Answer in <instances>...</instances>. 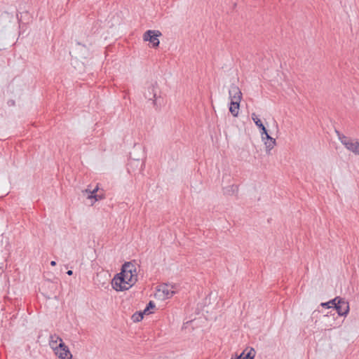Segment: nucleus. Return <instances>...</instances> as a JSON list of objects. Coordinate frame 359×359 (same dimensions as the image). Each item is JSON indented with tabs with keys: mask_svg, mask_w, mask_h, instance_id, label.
Wrapping results in <instances>:
<instances>
[{
	"mask_svg": "<svg viewBox=\"0 0 359 359\" xmlns=\"http://www.w3.org/2000/svg\"><path fill=\"white\" fill-rule=\"evenodd\" d=\"M248 348H245L240 355L235 354V356H232L231 359H241V357L244 355L245 352L248 351Z\"/></svg>",
	"mask_w": 359,
	"mask_h": 359,
	"instance_id": "20",
	"label": "nucleus"
},
{
	"mask_svg": "<svg viewBox=\"0 0 359 359\" xmlns=\"http://www.w3.org/2000/svg\"><path fill=\"white\" fill-rule=\"evenodd\" d=\"M7 105L8 107H14L15 105V101L13 99L8 100L7 101Z\"/></svg>",
	"mask_w": 359,
	"mask_h": 359,
	"instance_id": "22",
	"label": "nucleus"
},
{
	"mask_svg": "<svg viewBox=\"0 0 359 359\" xmlns=\"http://www.w3.org/2000/svg\"><path fill=\"white\" fill-rule=\"evenodd\" d=\"M275 144H276V140L273 137H270L269 140H267L266 142H265L266 147L269 151L273 148Z\"/></svg>",
	"mask_w": 359,
	"mask_h": 359,
	"instance_id": "15",
	"label": "nucleus"
},
{
	"mask_svg": "<svg viewBox=\"0 0 359 359\" xmlns=\"http://www.w3.org/2000/svg\"><path fill=\"white\" fill-rule=\"evenodd\" d=\"M339 301H341V297H336L334 299L330 300L329 303H330V306H332L331 308H333L334 309L335 306L337 305V303Z\"/></svg>",
	"mask_w": 359,
	"mask_h": 359,
	"instance_id": "18",
	"label": "nucleus"
},
{
	"mask_svg": "<svg viewBox=\"0 0 359 359\" xmlns=\"http://www.w3.org/2000/svg\"><path fill=\"white\" fill-rule=\"evenodd\" d=\"M252 119L253 120L254 123L258 128L263 124L261 120L255 114V113L252 114Z\"/></svg>",
	"mask_w": 359,
	"mask_h": 359,
	"instance_id": "17",
	"label": "nucleus"
},
{
	"mask_svg": "<svg viewBox=\"0 0 359 359\" xmlns=\"http://www.w3.org/2000/svg\"><path fill=\"white\" fill-rule=\"evenodd\" d=\"M270 137H271L269 135L268 132H266V133H264V135L263 136H262V138L263 140H269Z\"/></svg>",
	"mask_w": 359,
	"mask_h": 359,
	"instance_id": "24",
	"label": "nucleus"
},
{
	"mask_svg": "<svg viewBox=\"0 0 359 359\" xmlns=\"http://www.w3.org/2000/svg\"><path fill=\"white\" fill-rule=\"evenodd\" d=\"M234 188H236V189H237V187H234V185H232V186L231 187V189L232 191H234Z\"/></svg>",
	"mask_w": 359,
	"mask_h": 359,
	"instance_id": "27",
	"label": "nucleus"
},
{
	"mask_svg": "<svg viewBox=\"0 0 359 359\" xmlns=\"http://www.w3.org/2000/svg\"><path fill=\"white\" fill-rule=\"evenodd\" d=\"M140 164H141V168H142V166L144 165V163H143V162H141Z\"/></svg>",
	"mask_w": 359,
	"mask_h": 359,
	"instance_id": "28",
	"label": "nucleus"
},
{
	"mask_svg": "<svg viewBox=\"0 0 359 359\" xmlns=\"http://www.w3.org/2000/svg\"><path fill=\"white\" fill-rule=\"evenodd\" d=\"M162 34L158 30H147L143 35V39L145 41H149L152 43V47L156 48L159 46L160 41L158 39Z\"/></svg>",
	"mask_w": 359,
	"mask_h": 359,
	"instance_id": "5",
	"label": "nucleus"
},
{
	"mask_svg": "<svg viewBox=\"0 0 359 359\" xmlns=\"http://www.w3.org/2000/svg\"><path fill=\"white\" fill-rule=\"evenodd\" d=\"M128 277L123 273L121 275V271L115 275L111 280L112 287L116 291H125L130 288Z\"/></svg>",
	"mask_w": 359,
	"mask_h": 359,
	"instance_id": "4",
	"label": "nucleus"
},
{
	"mask_svg": "<svg viewBox=\"0 0 359 359\" xmlns=\"http://www.w3.org/2000/svg\"><path fill=\"white\" fill-rule=\"evenodd\" d=\"M337 304V305L335 306L334 310L339 316L346 317L350 310L348 302L345 299L341 297V301H339Z\"/></svg>",
	"mask_w": 359,
	"mask_h": 359,
	"instance_id": "8",
	"label": "nucleus"
},
{
	"mask_svg": "<svg viewBox=\"0 0 359 359\" xmlns=\"http://www.w3.org/2000/svg\"><path fill=\"white\" fill-rule=\"evenodd\" d=\"M246 348L248 349L245 352V354L241 357V359H254L256 354L255 350L252 347H247Z\"/></svg>",
	"mask_w": 359,
	"mask_h": 359,
	"instance_id": "12",
	"label": "nucleus"
},
{
	"mask_svg": "<svg viewBox=\"0 0 359 359\" xmlns=\"http://www.w3.org/2000/svg\"><path fill=\"white\" fill-rule=\"evenodd\" d=\"M121 275L123 273L128 277L130 286H133L137 280V273L136 264L135 262H125L121 267Z\"/></svg>",
	"mask_w": 359,
	"mask_h": 359,
	"instance_id": "2",
	"label": "nucleus"
},
{
	"mask_svg": "<svg viewBox=\"0 0 359 359\" xmlns=\"http://www.w3.org/2000/svg\"><path fill=\"white\" fill-rule=\"evenodd\" d=\"M24 83H20V84H15L13 82L9 85L8 88H11V93L14 94L15 91H16V94H15V97H18V98H20L22 92L24 90Z\"/></svg>",
	"mask_w": 359,
	"mask_h": 359,
	"instance_id": "10",
	"label": "nucleus"
},
{
	"mask_svg": "<svg viewBox=\"0 0 359 359\" xmlns=\"http://www.w3.org/2000/svg\"><path fill=\"white\" fill-rule=\"evenodd\" d=\"M334 131H335V133L337 135V137H338L339 140L341 142V144L344 141H346V140L348 137L344 135L343 133H341L339 130H338L337 129H335Z\"/></svg>",
	"mask_w": 359,
	"mask_h": 359,
	"instance_id": "16",
	"label": "nucleus"
},
{
	"mask_svg": "<svg viewBox=\"0 0 359 359\" xmlns=\"http://www.w3.org/2000/svg\"><path fill=\"white\" fill-rule=\"evenodd\" d=\"M155 307V303L153 301H149V303L147 304L145 309L142 311L144 315H148L152 313L151 310L154 309Z\"/></svg>",
	"mask_w": 359,
	"mask_h": 359,
	"instance_id": "13",
	"label": "nucleus"
},
{
	"mask_svg": "<svg viewBox=\"0 0 359 359\" xmlns=\"http://www.w3.org/2000/svg\"><path fill=\"white\" fill-rule=\"evenodd\" d=\"M54 353L60 359H72V358L69 347L65 343H59L58 346L54 348Z\"/></svg>",
	"mask_w": 359,
	"mask_h": 359,
	"instance_id": "6",
	"label": "nucleus"
},
{
	"mask_svg": "<svg viewBox=\"0 0 359 359\" xmlns=\"http://www.w3.org/2000/svg\"><path fill=\"white\" fill-rule=\"evenodd\" d=\"M342 144L347 150L351 151L355 155L359 156V140L348 137Z\"/></svg>",
	"mask_w": 359,
	"mask_h": 359,
	"instance_id": "7",
	"label": "nucleus"
},
{
	"mask_svg": "<svg viewBox=\"0 0 359 359\" xmlns=\"http://www.w3.org/2000/svg\"><path fill=\"white\" fill-rule=\"evenodd\" d=\"M320 306L322 307L327 308V309H330L332 306H330L329 302H323V303L320 304Z\"/></svg>",
	"mask_w": 359,
	"mask_h": 359,
	"instance_id": "23",
	"label": "nucleus"
},
{
	"mask_svg": "<svg viewBox=\"0 0 359 359\" xmlns=\"http://www.w3.org/2000/svg\"><path fill=\"white\" fill-rule=\"evenodd\" d=\"M163 292L165 294L166 298L171 297L173 295V294L175 293L174 291L169 290L168 289H163Z\"/></svg>",
	"mask_w": 359,
	"mask_h": 359,
	"instance_id": "19",
	"label": "nucleus"
},
{
	"mask_svg": "<svg viewBox=\"0 0 359 359\" xmlns=\"http://www.w3.org/2000/svg\"><path fill=\"white\" fill-rule=\"evenodd\" d=\"M259 128L260 130L262 136H263L264 135V133H266L267 132V130L265 128V126H264V124H262L261 126H259Z\"/></svg>",
	"mask_w": 359,
	"mask_h": 359,
	"instance_id": "21",
	"label": "nucleus"
},
{
	"mask_svg": "<svg viewBox=\"0 0 359 359\" xmlns=\"http://www.w3.org/2000/svg\"><path fill=\"white\" fill-rule=\"evenodd\" d=\"M135 162H136L137 164H138V163H140L139 160H137Z\"/></svg>",
	"mask_w": 359,
	"mask_h": 359,
	"instance_id": "29",
	"label": "nucleus"
},
{
	"mask_svg": "<svg viewBox=\"0 0 359 359\" xmlns=\"http://www.w3.org/2000/svg\"><path fill=\"white\" fill-rule=\"evenodd\" d=\"M144 315L142 311H137L132 316V320L135 323L140 322L143 319Z\"/></svg>",
	"mask_w": 359,
	"mask_h": 359,
	"instance_id": "14",
	"label": "nucleus"
},
{
	"mask_svg": "<svg viewBox=\"0 0 359 359\" xmlns=\"http://www.w3.org/2000/svg\"><path fill=\"white\" fill-rule=\"evenodd\" d=\"M67 274L69 276H72L73 274V271L72 270H69L67 271Z\"/></svg>",
	"mask_w": 359,
	"mask_h": 359,
	"instance_id": "26",
	"label": "nucleus"
},
{
	"mask_svg": "<svg viewBox=\"0 0 359 359\" xmlns=\"http://www.w3.org/2000/svg\"><path fill=\"white\" fill-rule=\"evenodd\" d=\"M158 88L156 85H151L144 92V97L149 101H151V104L156 109H158L163 104V98L157 95Z\"/></svg>",
	"mask_w": 359,
	"mask_h": 359,
	"instance_id": "3",
	"label": "nucleus"
},
{
	"mask_svg": "<svg viewBox=\"0 0 359 359\" xmlns=\"http://www.w3.org/2000/svg\"><path fill=\"white\" fill-rule=\"evenodd\" d=\"M229 94L231 99L229 111L233 117H237L240 107V102L242 99V93L237 86L232 84L230 86Z\"/></svg>",
	"mask_w": 359,
	"mask_h": 359,
	"instance_id": "1",
	"label": "nucleus"
},
{
	"mask_svg": "<svg viewBox=\"0 0 359 359\" xmlns=\"http://www.w3.org/2000/svg\"><path fill=\"white\" fill-rule=\"evenodd\" d=\"M56 264H56V262H55V261H51V262H50V265H51L52 266H56Z\"/></svg>",
	"mask_w": 359,
	"mask_h": 359,
	"instance_id": "25",
	"label": "nucleus"
},
{
	"mask_svg": "<svg viewBox=\"0 0 359 359\" xmlns=\"http://www.w3.org/2000/svg\"><path fill=\"white\" fill-rule=\"evenodd\" d=\"M60 341V343H64L62 338L60 337L58 335L54 334H50V339H49V345L50 348L54 351V348L55 346H57V342Z\"/></svg>",
	"mask_w": 359,
	"mask_h": 359,
	"instance_id": "11",
	"label": "nucleus"
},
{
	"mask_svg": "<svg viewBox=\"0 0 359 359\" xmlns=\"http://www.w3.org/2000/svg\"><path fill=\"white\" fill-rule=\"evenodd\" d=\"M99 189L98 186L97 185L95 189L93 190H90V189H86L85 190H83L82 192L83 195L87 194V198L88 199H94L95 201H100L103 198H104V194H97V191Z\"/></svg>",
	"mask_w": 359,
	"mask_h": 359,
	"instance_id": "9",
	"label": "nucleus"
}]
</instances>
